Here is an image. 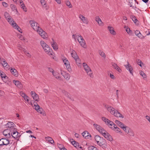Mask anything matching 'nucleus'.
<instances>
[{
	"label": "nucleus",
	"mask_w": 150,
	"mask_h": 150,
	"mask_svg": "<svg viewBox=\"0 0 150 150\" xmlns=\"http://www.w3.org/2000/svg\"><path fill=\"white\" fill-rule=\"evenodd\" d=\"M40 44L43 49L47 54L49 55H53V52L52 49L44 41H41Z\"/></svg>",
	"instance_id": "obj_1"
},
{
	"label": "nucleus",
	"mask_w": 150,
	"mask_h": 150,
	"mask_svg": "<svg viewBox=\"0 0 150 150\" xmlns=\"http://www.w3.org/2000/svg\"><path fill=\"white\" fill-rule=\"evenodd\" d=\"M83 66L88 75L89 76L93 78V76L92 75V72L88 65L86 63H83Z\"/></svg>",
	"instance_id": "obj_2"
},
{
	"label": "nucleus",
	"mask_w": 150,
	"mask_h": 150,
	"mask_svg": "<svg viewBox=\"0 0 150 150\" xmlns=\"http://www.w3.org/2000/svg\"><path fill=\"white\" fill-rule=\"evenodd\" d=\"M71 54L72 57L75 60L76 63L78 64L80 63V60L76 52L74 50H72L71 52Z\"/></svg>",
	"instance_id": "obj_3"
},
{
	"label": "nucleus",
	"mask_w": 150,
	"mask_h": 150,
	"mask_svg": "<svg viewBox=\"0 0 150 150\" xmlns=\"http://www.w3.org/2000/svg\"><path fill=\"white\" fill-rule=\"evenodd\" d=\"M93 126L98 131L99 133L102 134L103 136V135H104L107 132L103 127L99 125L94 124H93Z\"/></svg>",
	"instance_id": "obj_4"
},
{
	"label": "nucleus",
	"mask_w": 150,
	"mask_h": 150,
	"mask_svg": "<svg viewBox=\"0 0 150 150\" xmlns=\"http://www.w3.org/2000/svg\"><path fill=\"white\" fill-rule=\"evenodd\" d=\"M98 144L103 149H105L107 147L108 145L105 140L103 138L101 139L99 141L97 142Z\"/></svg>",
	"instance_id": "obj_5"
},
{
	"label": "nucleus",
	"mask_w": 150,
	"mask_h": 150,
	"mask_svg": "<svg viewBox=\"0 0 150 150\" xmlns=\"http://www.w3.org/2000/svg\"><path fill=\"white\" fill-rule=\"evenodd\" d=\"M30 23L33 29L36 31H38V30L40 28L39 27V25L38 23L34 21H30Z\"/></svg>",
	"instance_id": "obj_6"
},
{
	"label": "nucleus",
	"mask_w": 150,
	"mask_h": 150,
	"mask_svg": "<svg viewBox=\"0 0 150 150\" xmlns=\"http://www.w3.org/2000/svg\"><path fill=\"white\" fill-rule=\"evenodd\" d=\"M6 20L15 28L18 29V28H20L18 26L15 21H13V19L11 17H9Z\"/></svg>",
	"instance_id": "obj_7"
},
{
	"label": "nucleus",
	"mask_w": 150,
	"mask_h": 150,
	"mask_svg": "<svg viewBox=\"0 0 150 150\" xmlns=\"http://www.w3.org/2000/svg\"><path fill=\"white\" fill-rule=\"evenodd\" d=\"M11 135L12 137L15 139H16L21 136L20 134L18 133L15 129H13V131H11Z\"/></svg>",
	"instance_id": "obj_8"
},
{
	"label": "nucleus",
	"mask_w": 150,
	"mask_h": 150,
	"mask_svg": "<svg viewBox=\"0 0 150 150\" xmlns=\"http://www.w3.org/2000/svg\"><path fill=\"white\" fill-rule=\"evenodd\" d=\"M37 32L39 33V35L43 38L45 39L47 38V33L41 28Z\"/></svg>",
	"instance_id": "obj_9"
},
{
	"label": "nucleus",
	"mask_w": 150,
	"mask_h": 150,
	"mask_svg": "<svg viewBox=\"0 0 150 150\" xmlns=\"http://www.w3.org/2000/svg\"><path fill=\"white\" fill-rule=\"evenodd\" d=\"M9 143V141L8 139L2 138L0 139V146L7 145Z\"/></svg>",
	"instance_id": "obj_10"
},
{
	"label": "nucleus",
	"mask_w": 150,
	"mask_h": 150,
	"mask_svg": "<svg viewBox=\"0 0 150 150\" xmlns=\"http://www.w3.org/2000/svg\"><path fill=\"white\" fill-rule=\"evenodd\" d=\"M104 106L105 108H106L109 111L111 114H113L114 111L115 109L112 107L106 104H104Z\"/></svg>",
	"instance_id": "obj_11"
},
{
	"label": "nucleus",
	"mask_w": 150,
	"mask_h": 150,
	"mask_svg": "<svg viewBox=\"0 0 150 150\" xmlns=\"http://www.w3.org/2000/svg\"><path fill=\"white\" fill-rule=\"evenodd\" d=\"M30 94L34 100L36 101H39V96L37 94L33 91H31Z\"/></svg>",
	"instance_id": "obj_12"
},
{
	"label": "nucleus",
	"mask_w": 150,
	"mask_h": 150,
	"mask_svg": "<svg viewBox=\"0 0 150 150\" xmlns=\"http://www.w3.org/2000/svg\"><path fill=\"white\" fill-rule=\"evenodd\" d=\"M127 65H125L124 66L126 69L128 70L130 73L133 75L132 71L133 70L132 67L131 65L128 62H127Z\"/></svg>",
	"instance_id": "obj_13"
},
{
	"label": "nucleus",
	"mask_w": 150,
	"mask_h": 150,
	"mask_svg": "<svg viewBox=\"0 0 150 150\" xmlns=\"http://www.w3.org/2000/svg\"><path fill=\"white\" fill-rule=\"evenodd\" d=\"M50 43L52 46L54 50H56L58 49L57 44L54 41L53 39H52V41H51Z\"/></svg>",
	"instance_id": "obj_14"
},
{
	"label": "nucleus",
	"mask_w": 150,
	"mask_h": 150,
	"mask_svg": "<svg viewBox=\"0 0 150 150\" xmlns=\"http://www.w3.org/2000/svg\"><path fill=\"white\" fill-rule=\"evenodd\" d=\"M1 76L3 80V81L5 83L7 82V81L8 80V78L6 76L5 73L2 72L1 73Z\"/></svg>",
	"instance_id": "obj_15"
},
{
	"label": "nucleus",
	"mask_w": 150,
	"mask_h": 150,
	"mask_svg": "<svg viewBox=\"0 0 150 150\" xmlns=\"http://www.w3.org/2000/svg\"><path fill=\"white\" fill-rule=\"evenodd\" d=\"M14 123L12 122H8L7 124L6 125V127L9 128L11 130V131L12 130L15 129V128L14 127Z\"/></svg>",
	"instance_id": "obj_16"
},
{
	"label": "nucleus",
	"mask_w": 150,
	"mask_h": 150,
	"mask_svg": "<svg viewBox=\"0 0 150 150\" xmlns=\"http://www.w3.org/2000/svg\"><path fill=\"white\" fill-rule=\"evenodd\" d=\"M104 137L110 142L113 140V138L112 136L107 132H106L104 135H103Z\"/></svg>",
	"instance_id": "obj_17"
},
{
	"label": "nucleus",
	"mask_w": 150,
	"mask_h": 150,
	"mask_svg": "<svg viewBox=\"0 0 150 150\" xmlns=\"http://www.w3.org/2000/svg\"><path fill=\"white\" fill-rule=\"evenodd\" d=\"M13 82L18 88H23V85L20 81L14 80Z\"/></svg>",
	"instance_id": "obj_18"
},
{
	"label": "nucleus",
	"mask_w": 150,
	"mask_h": 150,
	"mask_svg": "<svg viewBox=\"0 0 150 150\" xmlns=\"http://www.w3.org/2000/svg\"><path fill=\"white\" fill-rule=\"evenodd\" d=\"M112 115L117 117H120L122 118L124 117L117 110H115Z\"/></svg>",
	"instance_id": "obj_19"
},
{
	"label": "nucleus",
	"mask_w": 150,
	"mask_h": 150,
	"mask_svg": "<svg viewBox=\"0 0 150 150\" xmlns=\"http://www.w3.org/2000/svg\"><path fill=\"white\" fill-rule=\"evenodd\" d=\"M10 131H11L10 129H5L3 131V134L5 136L9 137H10L11 134Z\"/></svg>",
	"instance_id": "obj_20"
},
{
	"label": "nucleus",
	"mask_w": 150,
	"mask_h": 150,
	"mask_svg": "<svg viewBox=\"0 0 150 150\" xmlns=\"http://www.w3.org/2000/svg\"><path fill=\"white\" fill-rule=\"evenodd\" d=\"M61 74L67 80H68L69 79L70 76L69 74L66 73L64 71L61 72Z\"/></svg>",
	"instance_id": "obj_21"
},
{
	"label": "nucleus",
	"mask_w": 150,
	"mask_h": 150,
	"mask_svg": "<svg viewBox=\"0 0 150 150\" xmlns=\"http://www.w3.org/2000/svg\"><path fill=\"white\" fill-rule=\"evenodd\" d=\"M112 65L113 67L119 72H121L122 71L121 69L114 62L112 63Z\"/></svg>",
	"instance_id": "obj_22"
},
{
	"label": "nucleus",
	"mask_w": 150,
	"mask_h": 150,
	"mask_svg": "<svg viewBox=\"0 0 150 150\" xmlns=\"http://www.w3.org/2000/svg\"><path fill=\"white\" fill-rule=\"evenodd\" d=\"M11 71L12 74L15 76L17 77L18 76V72L16 69H15L11 68Z\"/></svg>",
	"instance_id": "obj_23"
},
{
	"label": "nucleus",
	"mask_w": 150,
	"mask_h": 150,
	"mask_svg": "<svg viewBox=\"0 0 150 150\" xmlns=\"http://www.w3.org/2000/svg\"><path fill=\"white\" fill-rule=\"evenodd\" d=\"M108 28L111 34L113 35H115L116 34V32L114 31V28L112 27L108 26Z\"/></svg>",
	"instance_id": "obj_24"
},
{
	"label": "nucleus",
	"mask_w": 150,
	"mask_h": 150,
	"mask_svg": "<svg viewBox=\"0 0 150 150\" xmlns=\"http://www.w3.org/2000/svg\"><path fill=\"white\" fill-rule=\"evenodd\" d=\"M79 18L81 19V21H82L83 23H88V21L86 18L84 16H83L81 15H80L79 16Z\"/></svg>",
	"instance_id": "obj_25"
},
{
	"label": "nucleus",
	"mask_w": 150,
	"mask_h": 150,
	"mask_svg": "<svg viewBox=\"0 0 150 150\" xmlns=\"http://www.w3.org/2000/svg\"><path fill=\"white\" fill-rule=\"evenodd\" d=\"M95 18L96 21L98 22L99 25H102L103 24V23L99 16H97Z\"/></svg>",
	"instance_id": "obj_26"
},
{
	"label": "nucleus",
	"mask_w": 150,
	"mask_h": 150,
	"mask_svg": "<svg viewBox=\"0 0 150 150\" xmlns=\"http://www.w3.org/2000/svg\"><path fill=\"white\" fill-rule=\"evenodd\" d=\"M128 135L131 137H133L134 136V133L133 131L129 128L127 133Z\"/></svg>",
	"instance_id": "obj_27"
},
{
	"label": "nucleus",
	"mask_w": 150,
	"mask_h": 150,
	"mask_svg": "<svg viewBox=\"0 0 150 150\" xmlns=\"http://www.w3.org/2000/svg\"><path fill=\"white\" fill-rule=\"evenodd\" d=\"M82 135L83 137H84L86 138L87 137V138H88V137L89 136L90 137H91V135L90 134L89 135V134L88 132L87 131H84L82 133Z\"/></svg>",
	"instance_id": "obj_28"
},
{
	"label": "nucleus",
	"mask_w": 150,
	"mask_h": 150,
	"mask_svg": "<svg viewBox=\"0 0 150 150\" xmlns=\"http://www.w3.org/2000/svg\"><path fill=\"white\" fill-rule=\"evenodd\" d=\"M83 40V41L82 40L81 41H79V42L80 43V45L81 46H82L83 48H85L86 47V42L84 39Z\"/></svg>",
	"instance_id": "obj_29"
},
{
	"label": "nucleus",
	"mask_w": 150,
	"mask_h": 150,
	"mask_svg": "<svg viewBox=\"0 0 150 150\" xmlns=\"http://www.w3.org/2000/svg\"><path fill=\"white\" fill-rule=\"evenodd\" d=\"M46 139L47 141L49 142L51 144H53L54 143V141L51 137H46Z\"/></svg>",
	"instance_id": "obj_30"
},
{
	"label": "nucleus",
	"mask_w": 150,
	"mask_h": 150,
	"mask_svg": "<svg viewBox=\"0 0 150 150\" xmlns=\"http://www.w3.org/2000/svg\"><path fill=\"white\" fill-rule=\"evenodd\" d=\"M72 144L77 148H78L79 147V143L76 142V141H74L71 142Z\"/></svg>",
	"instance_id": "obj_31"
},
{
	"label": "nucleus",
	"mask_w": 150,
	"mask_h": 150,
	"mask_svg": "<svg viewBox=\"0 0 150 150\" xmlns=\"http://www.w3.org/2000/svg\"><path fill=\"white\" fill-rule=\"evenodd\" d=\"M37 112L41 114H42L44 116L45 115V112L43 109L42 108H40L37 110Z\"/></svg>",
	"instance_id": "obj_32"
},
{
	"label": "nucleus",
	"mask_w": 150,
	"mask_h": 150,
	"mask_svg": "<svg viewBox=\"0 0 150 150\" xmlns=\"http://www.w3.org/2000/svg\"><path fill=\"white\" fill-rule=\"evenodd\" d=\"M40 2L42 6L45 8L46 7V3L44 0H40Z\"/></svg>",
	"instance_id": "obj_33"
},
{
	"label": "nucleus",
	"mask_w": 150,
	"mask_h": 150,
	"mask_svg": "<svg viewBox=\"0 0 150 150\" xmlns=\"http://www.w3.org/2000/svg\"><path fill=\"white\" fill-rule=\"evenodd\" d=\"M98 53L102 57H104V58H105L106 55L105 53L101 50H99L98 51Z\"/></svg>",
	"instance_id": "obj_34"
},
{
	"label": "nucleus",
	"mask_w": 150,
	"mask_h": 150,
	"mask_svg": "<svg viewBox=\"0 0 150 150\" xmlns=\"http://www.w3.org/2000/svg\"><path fill=\"white\" fill-rule=\"evenodd\" d=\"M103 138V137H101L98 135H96L95 137V139L97 142L98 141H99L100 139Z\"/></svg>",
	"instance_id": "obj_35"
},
{
	"label": "nucleus",
	"mask_w": 150,
	"mask_h": 150,
	"mask_svg": "<svg viewBox=\"0 0 150 150\" xmlns=\"http://www.w3.org/2000/svg\"><path fill=\"white\" fill-rule=\"evenodd\" d=\"M76 38L77 39V40L79 42V41H81L82 40H83L84 39L82 37L81 35H77L76 36Z\"/></svg>",
	"instance_id": "obj_36"
},
{
	"label": "nucleus",
	"mask_w": 150,
	"mask_h": 150,
	"mask_svg": "<svg viewBox=\"0 0 150 150\" xmlns=\"http://www.w3.org/2000/svg\"><path fill=\"white\" fill-rule=\"evenodd\" d=\"M11 7L12 10L13 11H16V12H17L16 8V6L15 5H14L13 4H11Z\"/></svg>",
	"instance_id": "obj_37"
},
{
	"label": "nucleus",
	"mask_w": 150,
	"mask_h": 150,
	"mask_svg": "<svg viewBox=\"0 0 150 150\" xmlns=\"http://www.w3.org/2000/svg\"><path fill=\"white\" fill-rule=\"evenodd\" d=\"M137 64L139 65L141 67H142V64H143V63H142V61L139 59H137Z\"/></svg>",
	"instance_id": "obj_38"
},
{
	"label": "nucleus",
	"mask_w": 150,
	"mask_h": 150,
	"mask_svg": "<svg viewBox=\"0 0 150 150\" xmlns=\"http://www.w3.org/2000/svg\"><path fill=\"white\" fill-rule=\"evenodd\" d=\"M62 92L66 96L69 97V94L64 90L62 91Z\"/></svg>",
	"instance_id": "obj_39"
},
{
	"label": "nucleus",
	"mask_w": 150,
	"mask_h": 150,
	"mask_svg": "<svg viewBox=\"0 0 150 150\" xmlns=\"http://www.w3.org/2000/svg\"><path fill=\"white\" fill-rule=\"evenodd\" d=\"M88 150H98L96 147L93 146H90L88 147Z\"/></svg>",
	"instance_id": "obj_40"
},
{
	"label": "nucleus",
	"mask_w": 150,
	"mask_h": 150,
	"mask_svg": "<svg viewBox=\"0 0 150 150\" xmlns=\"http://www.w3.org/2000/svg\"><path fill=\"white\" fill-rule=\"evenodd\" d=\"M21 8L23 9V10L24 11L26 12L27 11V8L25 7V6L24 3H22V4H21Z\"/></svg>",
	"instance_id": "obj_41"
},
{
	"label": "nucleus",
	"mask_w": 150,
	"mask_h": 150,
	"mask_svg": "<svg viewBox=\"0 0 150 150\" xmlns=\"http://www.w3.org/2000/svg\"><path fill=\"white\" fill-rule=\"evenodd\" d=\"M21 8L23 9V10L24 11L26 12L27 11V8L25 7V6L24 3H22V4H21Z\"/></svg>",
	"instance_id": "obj_42"
},
{
	"label": "nucleus",
	"mask_w": 150,
	"mask_h": 150,
	"mask_svg": "<svg viewBox=\"0 0 150 150\" xmlns=\"http://www.w3.org/2000/svg\"><path fill=\"white\" fill-rule=\"evenodd\" d=\"M4 16H5V18H6V20L9 17H11L10 16L9 14L7 12H5Z\"/></svg>",
	"instance_id": "obj_43"
},
{
	"label": "nucleus",
	"mask_w": 150,
	"mask_h": 150,
	"mask_svg": "<svg viewBox=\"0 0 150 150\" xmlns=\"http://www.w3.org/2000/svg\"><path fill=\"white\" fill-rule=\"evenodd\" d=\"M129 129V127L126 126H125L123 128H122L126 133L127 132Z\"/></svg>",
	"instance_id": "obj_44"
},
{
	"label": "nucleus",
	"mask_w": 150,
	"mask_h": 150,
	"mask_svg": "<svg viewBox=\"0 0 150 150\" xmlns=\"http://www.w3.org/2000/svg\"><path fill=\"white\" fill-rule=\"evenodd\" d=\"M140 75L142 76L144 78H145L146 77V75L144 72L141 71L140 72Z\"/></svg>",
	"instance_id": "obj_45"
},
{
	"label": "nucleus",
	"mask_w": 150,
	"mask_h": 150,
	"mask_svg": "<svg viewBox=\"0 0 150 150\" xmlns=\"http://www.w3.org/2000/svg\"><path fill=\"white\" fill-rule=\"evenodd\" d=\"M66 1V5L69 6V8H71L72 5H71L70 2L68 0Z\"/></svg>",
	"instance_id": "obj_46"
},
{
	"label": "nucleus",
	"mask_w": 150,
	"mask_h": 150,
	"mask_svg": "<svg viewBox=\"0 0 150 150\" xmlns=\"http://www.w3.org/2000/svg\"><path fill=\"white\" fill-rule=\"evenodd\" d=\"M131 18L135 23H136L137 21V19L135 16H132L131 17Z\"/></svg>",
	"instance_id": "obj_47"
},
{
	"label": "nucleus",
	"mask_w": 150,
	"mask_h": 150,
	"mask_svg": "<svg viewBox=\"0 0 150 150\" xmlns=\"http://www.w3.org/2000/svg\"><path fill=\"white\" fill-rule=\"evenodd\" d=\"M66 67L67 69V70L69 71H71V67L70 66V64H69V65H67L66 66Z\"/></svg>",
	"instance_id": "obj_48"
},
{
	"label": "nucleus",
	"mask_w": 150,
	"mask_h": 150,
	"mask_svg": "<svg viewBox=\"0 0 150 150\" xmlns=\"http://www.w3.org/2000/svg\"><path fill=\"white\" fill-rule=\"evenodd\" d=\"M57 146L58 147L60 150L62 149V148L64 147V146L62 144H57Z\"/></svg>",
	"instance_id": "obj_49"
},
{
	"label": "nucleus",
	"mask_w": 150,
	"mask_h": 150,
	"mask_svg": "<svg viewBox=\"0 0 150 150\" xmlns=\"http://www.w3.org/2000/svg\"><path fill=\"white\" fill-rule=\"evenodd\" d=\"M6 62V60L4 59L3 58L0 59V62L2 65H3V64H4V63H5Z\"/></svg>",
	"instance_id": "obj_50"
},
{
	"label": "nucleus",
	"mask_w": 150,
	"mask_h": 150,
	"mask_svg": "<svg viewBox=\"0 0 150 150\" xmlns=\"http://www.w3.org/2000/svg\"><path fill=\"white\" fill-rule=\"evenodd\" d=\"M137 36L140 39H143L144 38V37L143 36L142 34L140 33V32L139 33V35H138Z\"/></svg>",
	"instance_id": "obj_51"
},
{
	"label": "nucleus",
	"mask_w": 150,
	"mask_h": 150,
	"mask_svg": "<svg viewBox=\"0 0 150 150\" xmlns=\"http://www.w3.org/2000/svg\"><path fill=\"white\" fill-rule=\"evenodd\" d=\"M114 130L117 132V133L120 132L121 133H122V132L121 131L120 129L118 127H117L116 129H114Z\"/></svg>",
	"instance_id": "obj_52"
},
{
	"label": "nucleus",
	"mask_w": 150,
	"mask_h": 150,
	"mask_svg": "<svg viewBox=\"0 0 150 150\" xmlns=\"http://www.w3.org/2000/svg\"><path fill=\"white\" fill-rule=\"evenodd\" d=\"M34 106H35V110H36L37 111L40 108L39 105H38L37 104L36 105V104H35Z\"/></svg>",
	"instance_id": "obj_53"
},
{
	"label": "nucleus",
	"mask_w": 150,
	"mask_h": 150,
	"mask_svg": "<svg viewBox=\"0 0 150 150\" xmlns=\"http://www.w3.org/2000/svg\"><path fill=\"white\" fill-rule=\"evenodd\" d=\"M48 69L49 71L50 72H52L53 75H54V70L53 69L51 68L50 67H49Z\"/></svg>",
	"instance_id": "obj_54"
},
{
	"label": "nucleus",
	"mask_w": 150,
	"mask_h": 150,
	"mask_svg": "<svg viewBox=\"0 0 150 150\" xmlns=\"http://www.w3.org/2000/svg\"><path fill=\"white\" fill-rule=\"evenodd\" d=\"M126 31L129 34H130L131 33V31L129 28H127L126 29Z\"/></svg>",
	"instance_id": "obj_55"
},
{
	"label": "nucleus",
	"mask_w": 150,
	"mask_h": 150,
	"mask_svg": "<svg viewBox=\"0 0 150 150\" xmlns=\"http://www.w3.org/2000/svg\"><path fill=\"white\" fill-rule=\"evenodd\" d=\"M3 6L5 7H6L8 6V4L5 2H3L2 3Z\"/></svg>",
	"instance_id": "obj_56"
},
{
	"label": "nucleus",
	"mask_w": 150,
	"mask_h": 150,
	"mask_svg": "<svg viewBox=\"0 0 150 150\" xmlns=\"http://www.w3.org/2000/svg\"><path fill=\"white\" fill-rule=\"evenodd\" d=\"M115 123L118 126H119L120 125L121 123V122L118 120H116L115 121Z\"/></svg>",
	"instance_id": "obj_57"
},
{
	"label": "nucleus",
	"mask_w": 150,
	"mask_h": 150,
	"mask_svg": "<svg viewBox=\"0 0 150 150\" xmlns=\"http://www.w3.org/2000/svg\"><path fill=\"white\" fill-rule=\"evenodd\" d=\"M105 123L108 126L110 123H112V121L108 119Z\"/></svg>",
	"instance_id": "obj_58"
},
{
	"label": "nucleus",
	"mask_w": 150,
	"mask_h": 150,
	"mask_svg": "<svg viewBox=\"0 0 150 150\" xmlns=\"http://www.w3.org/2000/svg\"><path fill=\"white\" fill-rule=\"evenodd\" d=\"M20 95L23 98L25 97L26 96V95L23 92H21L20 93Z\"/></svg>",
	"instance_id": "obj_59"
},
{
	"label": "nucleus",
	"mask_w": 150,
	"mask_h": 150,
	"mask_svg": "<svg viewBox=\"0 0 150 150\" xmlns=\"http://www.w3.org/2000/svg\"><path fill=\"white\" fill-rule=\"evenodd\" d=\"M102 120L104 121L105 123L106 122V121L108 120L107 118L105 117H103L102 118Z\"/></svg>",
	"instance_id": "obj_60"
},
{
	"label": "nucleus",
	"mask_w": 150,
	"mask_h": 150,
	"mask_svg": "<svg viewBox=\"0 0 150 150\" xmlns=\"http://www.w3.org/2000/svg\"><path fill=\"white\" fill-rule=\"evenodd\" d=\"M117 127V125L114 123V125L113 127H111V128L113 130H114V129H116Z\"/></svg>",
	"instance_id": "obj_61"
},
{
	"label": "nucleus",
	"mask_w": 150,
	"mask_h": 150,
	"mask_svg": "<svg viewBox=\"0 0 150 150\" xmlns=\"http://www.w3.org/2000/svg\"><path fill=\"white\" fill-rule=\"evenodd\" d=\"M124 124L122 123H121L119 125V127L122 129L125 126Z\"/></svg>",
	"instance_id": "obj_62"
},
{
	"label": "nucleus",
	"mask_w": 150,
	"mask_h": 150,
	"mask_svg": "<svg viewBox=\"0 0 150 150\" xmlns=\"http://www.w3.org/2000/svg\"><path fill=\"white\" fill-rule=\"evenodd\" d=\"M28 96L27 95L25 97H24V99L25 100L27 101V102H28L29 101V100L28 99Z\"/></svg>",
	"instance_id": "obj_63"
},
{
	"label": "nucleus",
	"mask_w": 150,
	"mask_h": 150,
	"mask_svg": "<svg viewBox=\"0 0 150 150\" xmlns=\"http://www.w3.org/2000/svg\"><path fill=\"white\" fill-rule=\"evenodd\" d=\"M146 119L150 123V117L147 115L146 116Z\"/></svg>",
	"instance_id": "obj_64"
}]
</instances>
